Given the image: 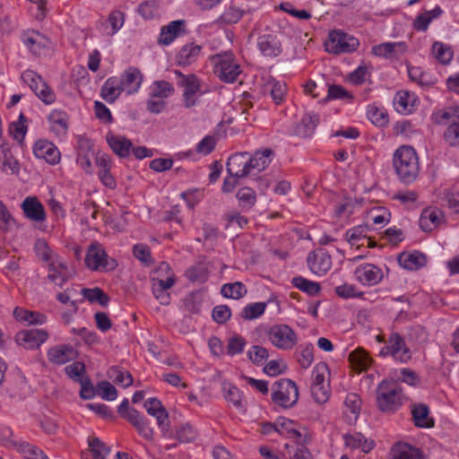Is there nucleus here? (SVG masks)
I'll list each match as a JSON object with an SVG mask.
<instances>
[{
	"mask_svg": "<svg viewBox=\"0 0 459 459\" xmlns=\"http://www.w3.org/2000/svg\"><path fill=\"white\" fill-rule=\"evenodd\" d=\"M393 166L403 183L414 182L420 172V163L416 151L411 146L399 147L394 153Z\"/></svg>",
	"mask_w": 459,
	"mask_h": 459,
	"instance_id": "obj_1",
	"label": "nucleus"
},
{
	"mask_svg": "<svg viewBox=\"0 0 459 459\" xmlns=\"http://www.w3.org/2000/svg\"><path fill=\"white\" fill-rule=\"evenodd\" d=\"M213 74L225 83L238 81L243 69L239 60L232 52H221L209 57Z\"/></svg>",
	"mask_w": 459,
	"mask_h": 459,
	"instance_id": "obj_2",
	"label": "nucleus"
},
{
	"mask_svg": "<svg viewBox=\"0 0 459 459\" xmlns=\"http://www.w3.org/2000/svg\"><path fill=\"white\" fill-rule=\"evenodd\" d=\"M377 408L383 412H394L403 404V394L401 387L394 381L382 380L376 391Z\"/></svg>",
	"mask_w": 459,
	"mask_h": 459,
	"instance_id": "obj_3",
	"label": "nucleus"
},
{
	"mask_svg": "<svg viewBox=\"0 0 459 459\" xmlns=\"http://www.w3.org/2000/svg\"><path fill=\"white\" fill-rule=\"evenodd\" d=\"M432 120L438 125L447 124L444 140L451 147H459V106L448 107L435 111Z\"/></svg>",
	"mask_w": 459,
	"mask_h": 459,
	"instance_id": "obj_4",
	"label": "nucleus"
},
{
	"mask_svg": "<svg viewBox=\"0 0 459 459\" xmlns=\"http://www.w3.org/2000/svg\"><path fill=\"white\" fill-rule=\"evenodd\" d=\"M359 46V41L357 38L341 30H331L325 42V51L334 55L355 52Z\"/></svg>",
	"mask_w": 459,
	"mask_h": 459,
	"instance_id": "obj_5",
	"label": "nucleus"
},
{
	"mask_svg": "<svg viewBox=\"0 0 459 459\" xmlns=\"http://www.w3.org/2000/svg\"><path fill=\"white\" fill-rule=\"evenodd\" d=\"M272 401L282 408H290L299 399V391L295 382L282 378L276 381L272 387Z\"/></svg>",
	"mask_w": 459,
	"mask_h": 459,
	"instance_id": "obj_6",
	"label": "nucleus"
},
{
	"mask_svg": "<svg viewBox=\"0 0 459 459\" xmlns=\"http://www.w3.org/2000/svg\"><path fill=\"white\" fill-rule=\"evenodd\" d=\"M84 262L90 270L98 272L112 271L117 266V261L109 258L98 242H93L89 246Z\"/></svg>",
	"mask_w": 459,
	"mask_h": 459,
	"instance_id": "obj_7",
	"label": "nucleus"
},
{
	"mask_svg": "<svg viewBox=\"0 0 459 459\" xmlns=\"http://www.w3.org/2000/svg\"><path fill=\"white\" fill-rule=\"evenodd\" d=\"M21 78L46 105H51L56 101V97L54 91L35 71L27 69L22 74Z\"/></svg>",
	"mask_w": 459,
	"mask_h": 459,
	"instance_id": "obj_8",
	"label": "nucleus"
},
{
	"mask_svg": "<svg viewBox=\"0 0 459 459\" xmlns=\"http://www.w3.org/2000/svg\"><path fill=\"white\" fill-rule=\"evenodd\" d=\"M270 342L277 349L289 351L298 342L295 331L288 325L278 324L272 325L267 333Z\"/></svg>",
	"mask_w": 459,
	"mask_h": 459,
	"instance_id": "obj_9",
	"label": "nucleus"
},
{
	"mask_svg": "<svg viewBox=\"0 0 459 459\" xmlns=\"http://www.w3.org/2000/svg\"><path fill=\"white\" fill-rule=\"evenodd\" d=\"M354 280L363 287H375L384 279L382 267L372 263H361L352 272Z\"/></svg>",
	"mask_w": 459,
	"mask_h": 459,
	"instance_id": "obj_10",
	"label": "nucleus"
},
{
	"mask_svg": "<svg viewBox=\"0 0 459 459\" xmlns=\"http://www.w3.org/2000/svg\"><path fill=\"white\" fill-rule=\"evenodd\" d=\"M277 433L286 438L294 440L297 445H307L310 441L308 430L285 417L276 420Z\"/></svg>",
	"mask_w": 459,
	"mask_h": 459,
	"instance_id": "obj_11",
	"label": "nucleus"
},
{
	"mask_svg": "<svg viewBox=\"0 0 459 459\" xmlns=\"http://www.w3.org/2000/svg\"><path fill=\"white\" fill-rule=\"evenodd\" d=\"M383 355H390L395 361L407 363L411 358V352L406 346L404 338L397 333L390 334L387 343L382 349Z\"/></svg>",
	"mask_w": 459,
	"mask_h": 459,
	"instance_id": "obj_12",
	"label": "nucleus"
},
{
	"mask_svg": "<svg viewBox=\"0 0 459 459\" xmlns=\"http://www.w3.org/2000/svg\"><path fill=\"white\" fill-rule=\"evenodd\" d=\"M96 156V151L91 140L85 136H79L77 140L76 163L85 173H93L92 161Z\"/></svg>",
	"mask_w": 459,
	"mask_h": 459,
	"instance_id": "obj_13",
	"label": "nucleus"
},
{
	"mask_svg": "<svg viewBox=\"0 0 459 459\" xmlns=\"http://www.w3.org/2000/svg\"><path fill=\"white\" fill-rule=\"evenodd\" d=\"M407 51L408 46L404 41H387L375 45L371 48L373 56L390 61L399 60Z\"/></svg>",
	"mask_w": 459,
	"mask_h": 459,
	"instance_id": "obj_14",
	"label": "nucleus"
},
{
	"mask_svg": "<svg viewBox=\"0 0 459 459\" xmlns=\"http://www.w3.org/2000/svg\"><path fill=\"white\" fill-rule=\"evenodd\" d=\"M48 339V333L44 329H25L15 335L17 344L27 350L38 349Z\"/></svg>",
	"mask_w": 459,
	"mask_h": 459,
	"instance_id": "obj_15",
	"label": "nucleus"
},
{
	"mask_svg": "<svg viewBox=\"0 0 459 459\" xmlns=\"http://www.w3.org/2000/svg\"><path fill=\"white\" fill-rule=\"evenodd\" d=\"M32 152L37 159L44 160L50 165H56L61 160L58 148L50 141L39 139L34 143Z\"/></svg>",
	"mask_w": 459,
	"mask_h": 459,
	"instance_id": "obj_16",
	"label": "nucleus"
},
{
	"mask_svg": "<svg viewBox=\"0 0 459 459\" xmlns=\"http://www.w3.org/2000/svg\"><path fill=\"white\" fill-rule=\"evenodd\" d=\"M21 39L24 46L36 56L42 55L50 48L51 45L49 39L37 30L24 31Z\"/></svg>",
	"mask_w": 459,
	"mask_h": 459,
	"instance_id": "obj_17",
	"label": "nucleus"
},
{
	"mask_svg": "<svg viewBox=\"0 0 459 459\" xmlns=\"http://www.w3.org/2000/svg\"><path fill=\"white\" fill-rule=\"evenodd\" d=\"M160 271L169 272V276L167 279L159 278L158 285H152V290L155 298L161 305H168L170 302V295L167 290L175 284V274L169 264H163Z\"/></svg>",
	"mask_w": 459,
	"mask_h": 459,
	"instance_id": "obj_18",
	"label": "nucleus"
},
{
	"mask_svg": "<svg viewBox=\"0 0 459 459\" xmlns=\"http://www.w3.org/2000/svg\"><path fill=\"white\" fill-rule=\"evenodd\" d=\"M186 21L175 20L160 29L158 42L161 46L171 45L178 38L186 34Z\"/></svg>",
	"mask_w": 459,
	"mask_h": 459,
	"instance_id": "obj_19",
	"label": "nucleus"
},
{
	"mask_svg": "<svg viewBox=\"0 0 459 459\" xmlns=\"http://www.w3.org/2000/svg\"><path fill=\"white\" fill-rule=\"evenodd\" d=\"M47 357L50 363L61 366L74 361L77 358V351L70 344H58L47 351Z\"/></svg>",
	"mask_w": 459,
	"mask_h": 459,
	"instance_id": "obj_20",
	"label": "nucleus"
},
{
	"mask_svg": "<svg viewBox=\"0 0 459 459\" xmlns=\"http://www.w3.org/2000/svg\"><path fill=\"white\" fill-rule=\"evenodd\" d=\"M307 262L310 271L317 276L326 274L332 267L331 255L324 249L310 253L307 258Z\"/></svg>",
	"mask_w": 459,
	"mask_h": 459,
	"instance_id": "obj_21",
	"label": "nucleus"
},
{
	"mask_svg": "<svg viewBox=\"0 0 459 459\" xmlns=\"http://www.w3.org/2000/svg\"><path fill=\"white\" fill-rule=\"evenodd\" d=\"M250 161L249 153H235L228 160L227 171L232 178H244L250 175Z\"/></svg>",
	"mask_w": 459,
	"mask_h": 459,
	"instance_id": "obj_22",
	"label": "nucleus"
},
{
	"mask_svg": "<svg viewBox=\"0 0 459 459\" xmlns=\"http://www.w3.org/2000/svg\"><path fill=\"white\" fill-rule=\"evenodd\" d=\"M126 95H133L139 91L143 83V74L139 69L130 66L118 77Z\"/></svg>",
	"mask_w": 459,
	"mask_h": 459,
	"instance_id": "obj_23",
	"label": "nucleus"
},
{
	"mask_svg": "<svg viewBox=\"0 0 459 459\" xmlns=\"http://www.w3.org/2000/svg\"><path fill=\"white\" fill-rule=\"evenodd\" d=\"M369 231V225L366 223L348 230L345 237L349 244L356 248L360 247H374L376 244L368 236Z\"/></svg>",
	"mask_w": 459,
	"mask_h": 459,
	"instance_id": "obj_24",
	"label": "nucleus"
},
{
	"mask_svg": "<svg viewBox=\"0 0 459 459\" xmlns=\"http://www.w3.org/2000/svg\"><path fill=\"white\" fill-rule=\"evenodd\" d=\"M203 56V46L191 41L184 44L176 55V62L180 66L195 64Z\"/></svg>",
	"mask_w": 459,
	"mask_h": 459,
	"instance_id": "obj_25",
	"label": "nucleus"
},
{
	"mask_svg": "<svg viewBox=\"0 0 459 459\" xmlns=\"http://www.w3.org/2000/svg\"><path fill=\"white\" fill-rule=\"evenodd\" d=\"M319 124V116L316 113H306L300 121L289 131L291 135L302 138L311 137Z\"/></svg>",
	"mask_w": 459,
	"mask_h": 459,
	"instance_id": "obj_26",
	"label": "nucleus"
},
{
	"mask_svg": "<svg viewBox=\"0 0 459 459\" xmlns=\"http://www.w3.org/2000/svg\"><path fill=\"white\" fill-rule=\"evenodd\" d=\"M21 208L24 216L31 221L43 222L47 219L45 208L36 196H27L22 201Z\"/></svg>",
	"mask_w": 459,
	"mask_h": 459,
	"instance_id": "obj_27",
	"label": "nucleus"
},
{
	"mask_svg": "<svg viewBox=\"0 0 459 459\" xmlns=\"http://www.w3.org/2000/svg\"><path fill=\"white\" fill-rule=\"evenodd\" d=\"M47 265L48 279L55 285L62 287L70 277V272L64 258L59 256Z\"/></svg>",
	"mask_w": 459,
	"mask_h": 459,
	"instance_id": "obj_28",
	"label": "nucleus"
},
{
	"mask_svg": "<svg viewBox=\"0 0 459 459\" xmlns=\"http://www.w3.org/2000/svg\"><path fill=\"white\" fill-rule=\"evenodd\" d=\"M221 392L225 401L231 404L239 412L246 411V401L244 393L230 382L221 383Z\"/></svg>",
	"mask_w": 459,
	"mask_h": 459,
	"instance_id": "obj_29",
	"label": "nucleus"
},
{
	"mask_svg": "<svg viewBox=\"0 0 459 459\" xmlns=\"http://www.w3.org/2000/svg\"><path fill=\"white\" fill-rule=\"evenodd\" d=\"M390 459H426L423 451L406 442H395L390 450Z\"/></svg>",
	"mask_w": 459,
	"mask_h": 459,
	"instance_id": "obj_30",
	"label": "nucleus"
},
{
	"mask_svg": "<svg viewBox=\"0 0 459 459\" xmlns=\"http://www.w3.org/2000/svg\"><path fill=\"white\" fill-rule=\"evenodd\" d=\"M143 407L149 415L156 419L157 425L161 431L168 428L166 422L169 419V413L160 400L156 397L148 398L144 401Z\"/></svg>",
	"mask_w": 459,
	"mask_h": 459,
	"instance_id": "obj_31",
	"label": "nucleus"
},
{
	"mask_svg": "<svg viewBox=\"0 0 459 459\" xmlns=\"http://www.w3.org/2000/svg\"><path fill=\"white\" fill-rule=\"evenodd\" d=\"M257 48L264 56L275 57L281 51V43L274 34H263L257 38Z\"/></svg>",
	"mask_w": 459,
	"mask_h": 459,
	"instance_id": "obj_32",
	"label": "nucleus"
},
{
	"mask_svg": "<svg viewBox=\"0 0 459 459\" xmlns=\"http://www.w3.org/2000/svg\"><path fill=\"white\" fill-rule=\"evenodd\" d=\"M393 104L398 113L408 115L415 110L418 98L414 92L399 91L394 98Z\"/></svg>",
	"mask_w": 459,
	"mask_h": 459,
	"instance_id": "obj_33",
	"label": "nucleus"
},
{
	"mask_svg": "<svg viewBox=\"0 0 459 459\" xmlns=\"http://www.w3.org/2000/svg\"><path fill=\"white\" fill-rule=\"evenodd\" d=\"M444 220L442 211L437 208H425L420 217L419 224L425 232H430L437 229Z\"/></svg>",
	"mask_w": 459,
	"mask_h": 459,
	"instance_id": "obj_34",
	"label": "nucleus"
},
{
	"mask_svg": "<svg viewBox=\"0 0 459 459\" xmlns=\"http://www.w3.org/2000/svg\"><path fill=\"white\" fill-rule=\"evenodd\" d=\"M68 115L62 109H53L48 116L49 130L57 137L66 134L68 130Z\"/></svg>",
	"mask_w": 459,
	"mask_h": 459,
	"instance_id": "obj_35",
	"label": "nucleus"
},
{
	"mask_svg": "<svg viewBox=\"0 0 459 459\" xmlns=\"http://www.w3.org/2000/svg\"><path fill=\"white\" fill-rule=\"evenodd\" d=\"M181 85L184 87V103L186 108H191L196 104V95L200 91V81L194 75L183 76Z\"/></svg>",
	"mask_w": 459,
	"mask_h": 459,
	"instance_id": "obj_36",
	"label": "nucleus"
},
{
	"mask_svg": "<svg viewBox=\"0 0 459 459\" xmlns=\"http://www.w3.org/2000/svg\"><path fill=\"white\" fill-rule=\"evenodd\" d=\"M443 13L444 11L439 5H436L431 10H424L415 17L412 27L418 32H425L431 22L439 19Z\"/></svg>",
	"mask_w": 459,
	"mask_h": 459,
	"instance_id": "obj_37",
	"label": "nucleus"
},
{
	"mask_svg": "<svg viewBox=\"0 0 459 459\" xmlns=\"http://www.w3.org/2000/svg\"><path fill=\"white\" fill-rule=\"evenodd\" d=\"M264 93H268L274 104H282L287 97V84L282 81H278L273 77H269L264 85Z\"/></svg>",
	"mask_w": 459,
	"mask_h": 459,
	"instance_id": "obj_38",
	"label": "nucleus"
},
{
	"mask_svg": "<svg viewBox=\"0 0 459 459\" xmlns=\"http://www.w3.org/2000/svg\"><path fill=\"white\" fill-rule=\"evenodd\" d=\"M0 170L6 175H17L20 172V163L13 157L8 144L0 145Z\"/></svg>",
	"mask_w": 459,
	"mask_h": 459,
	"instance_id": "obj_39",
	"label": "nucleus"
},
{
	"mask_svg": "<svg viewBox=\"0 0 459 459\" xmlns=\"http://www.w3.org/2000/svg\"><path fill=\"white\" fill-rule=\"evenodd\" d=\"M348 360L352 370L360 373L367 371L371 366L373 359L362 348H357L349 354Z\"/></svg>",
	"mask_w": 459,
	"mask_h": 459,
	"instance_id": "obj_40",
	"label": "nucleus"
},
{
	"mask_svg": "<svg viewBox=\"0 0 459 459\" xmlns=\"http://www.w3.org/2000/svg\"><path fill=\"white\" fill-rule=\"evenodd\" d=\"M123 92L118 77L112 76L107 79L102 85L100 96L108 103H114Z\"/></svg>",
	"mask_w": 459,
	"mask_h": 459,
	"instance_id": "obj_41",
	"label": "nucleus"
},
{
	"mask_svg": "<svg viewBox=\"0 0 459 459\" xmlns=\"http://www.w3.org/2000/svg\"><path fill=\"white\" fill-rule=\"evenodd\" d=\"M361 408V399L358 394L349 393L344 400V415L347 421L351 424L358 420Z\"/></svg>",
	"mask_w": 459,
	"mask_h": 459,
	"instance_id": "obj_42",
	"label": "nucleus"
},
{
	"mask_svg": "<svg viewBox=\"0 0 459 459\" xmlns=\"http://www.w3.org/2000/svg\"><path fill=\"white\" fill-rule=\"evenodd\" d=\"M273 152L270 149L257 151L253 155H250V174H257L264 170L272 162Z\"/></svg>",
	"mask_w": 459,
	"mask_h": 459,
	"instance_id": "obj_43",
	"label": "nucleus"
},
{
	"mask_svg": "<svg viewBox=\"0 0 459 459\" xmlns=\"http://www.w3.org/2000/svg\"><path fill=\"white\" fill-rule=\"evenodd\" d=\"M106 138L109 147L117 156L122 158L129 156L132 149V143L129 139L111 134H107Z\"/></svg>",
	"mask_w": 459,
	"mask_h": 459,
	"instance_id": "obj_44",
	"label": "nucleus"
},
{
	"mask_svg": "<svg viewBox=\"0 0 459 459\" xmlns=\"http://www.w3.org/2000/svg\"><path fill=\"white\" fill-rule=\"evenodd\" d=\"M414 424L417 427L429 429L434 427L435 421L429 416V409L424 403L414 404L411 408Z\"/></svg>",
	"mask_w": 459,
	"mask_h": 459,
	"instance_id": "obj_45",
	"label": "nucleus"
},
{
	"mask_svg": "<svg viewBox=\"0 0 459 459\" xmlns=\"http://www.w3.org/2000/svg\"><path fill=\"white\" fill-rule=\"evenodd\" d=\"M14 318L22 323L27 325H44L47 322V317L45 315L30 311L19 307H16L13 313Z\"/></svg>",
	"mask_w": 459,
	"mask_h": 459,
	"instance_id": "obj_46",
	"label": "nucleus"
},
{
	"mask_svg": "<svg viewBox=\"0 0 459 459\" xmlns=\"http://www.w3.org/2000/svg\"><path fill=\"white\" fill-rule=\"evenodd\" d=\"M344 440L347 446L352 449H359L364 453L370 452L375 446L373 440L366 438L365 436L358 432L345 435Z\"/></svg>",
	"mask_w": 459,
	"mask_h": 459,
	"instance_id": "obj_47",
	"label": "nucleus"
},
{
	"mask_svg": "<svg viewBox=\"0 0 459 459\" xmlns=\"http://www.w3.org/2000/svg\"><path fill=\"white\" fill-rule=\"evenodd\" d=\"M368 119L377 126H385L388 124L389 117L386 109L376 103L370 104L367 107Z\"/></svg>",
	"mask_w": 459,
	"mask_h": 459,
	"instance_id": "obj_48",
	"label": "nucleus"
},
{
	"mask_svg": "<svg viewBox=\"0 0 459 459\" xmlns=\"http://www.w3.org/2000/svg\"><path fill=\"white\" fill-rule=\"evenodd\" d=\"M427 262L426 256L419 252L411 254H402L398 257L399 264L407 270H417L425 265Z\"/></svg>",
	"mask_w": 459,
	"mask_h": 459,
	"instance_id": "obj_49",
	"label": "nucleus"
},
{
	"mask_svg": "<svg viewBox=\"0 0 459 459\" xmlns=\"http://www.w3.org/2000/svg\"><path fill=\"white\" fill-rule=\"evenodd\" d=\"M125 23V14L119 10L112 11L105 22L104 32L106 35H115Z\"/></svg>",
	"mask_w": 459,
	"mask_h": 459,
	"instance_id": "obj_50",
	"label": "nucleus"
},
{
	"mask_svg": "<svg viewBox=\"0 0 459 459\" xmlns=\"http://www.w3.org/2000/svg\"><path fill=\"white\" fill-rule=\"evenodd\" d=\"M174 92L173 85L167 81H154L148 88V96L165 100Z\"/></svg>",
	"mask_w": 459,
	"mask_h": 459,
	"instance_id": "obj_51",
	"label": "nucleus"
},
{
	"mask_svg": "<svg viewBox=\"0 0 459 459\" xmlns=\"http://www.w3.org/2000/svg\"><path fill=\"white\" fill-rule=\"evenodd\" d=\"M391 219L390 212L383 206L374 207L370 210L367 216V220L368 223L371 221L373 225L382 228L386 225Z\"/></svg>",
	"mask_w": 459,
	"mask_h": 459,
	"instance_id": "obj_52",
	"label": "nucleus"
},
{
	"mask_svg": "<svg viewBox=\"0 0 459 459\" xmlns=\"http://www.w3.org/2000/svg\"><path fill=\"white\" fill-rule=\"evenodd\" d=\"M81 294L83 299H87L90 303H98L101 307H107L108 305V296L99 287L92 289L83 288L81 290Z\"/></svg>",
	"mask_w": 459,
	"mask_h": 459,
	"instance_id": "obj_53",
	"label": "nucleus"
},
{
	"mask_svg": "<svg viewBox=\"0 0 459 459\" xmlns=\"http://www.w3.org/2000/svg\"><path fill=\"white\" fill-rule=\"evenodd\" d=\"M431 52L434 58L442 65L449 64L454 56L452 48L440 41H435L433 43Z\"/></svg>",
	"mask_w": 459,
	"mask_h": 459,
	"instance_id": "obj_54",
	"label": "nucleus"
},
{
	"mask_svg": "<svg viewBox=\"0 0 459 459\" xmlns=\"http://www.w3.org/2000/svg\"><path fill=\"white\" fill-rule=\"evenodd\" d=\"M108 377L124 388H126L133 384L132 375L127 370L120 367H111L108 370Z\"/></svg>",
	"mask_w": 459,
	"mask_h": 459,
	"instance_id": "obj_55",
	"label": "nucleus"
},
{
	"mask_svg": "<svg viewBox=\"0 0 459 459\" xmlns=\"http://www.w3.org/2000/svg\"><path fill=\"white\" fill-rule=\"evenodd\" d=\"M221 293L223 297L232 299H239L247 295V287L240 281L225 283L221 286Z\"/></svg>",
	"mask_w": 459,
	"mask_h": 459,
	"instance_id": "obj_56",
	"label": "nucleus"
},
{
	"mask_svg": "<svg viewBox=\"0 0 459 459\" xmlns=\"http://www.w3.org/2000/svg\"><path fill=\"white\" fill-rule=\"evenodd\" d=\"M292 285L309 296H316L320 290V284L316 281L307 280L302 276H296L291 280Z\"/></svg>",
	"mask_w": 459,
	"mask_h": 459,
	"instance_id": "obj_57",
	"label": "nucleus"
},
{
	"mask_svg": "<svg viewBox=\"0 0 459 459\" xmlns=\"http://www.w3.org/2000/svg\"><path fill=\"white\" fill-rule=\"evenodd\" d=\"M294 355L299 365L302 368L307 369L314 361V346L310 343L301 345Z\"/></svg>",
	"mask_w": 459,
	"mask_h": 459,
	"instance_id": "obj_58",
	"label": "nucleus"
},
{
	"mask_svg": "<svg viewBox=\"0 0 459 459\" xmlns=\"http://www.w3.org/2000/svg\"><path fill=\"white\" fill-rule=\"evenodd\" d=\"M15 446L17 451L23 455L26 459H49L40 448L26 441L18 442Z\"/></svg>",
	"mask_w": 459,
	"mask_h": 459,
	"instance_id": "obj_59",
	"label": "nucleus"
},
{
	"mask_svg": "<svg viewBox=\"0 0 459 459\" xmlns=\"http://www.w3.org/2000/svg\"><path fill=\"white\" fill-rule=\"evenodd\" d=\"M335 294L343 299H362L365 295L357 285L353 283L345 282L334 288Z\"/></svg>",
	"mask_w": 459,
	"mask_h": 459,
	"instance_id": "obj_60",
	"label": "nucleus"
},
{
	"mask_svg": "<svg viewBox=\"0 0 459 459\" xmlns=\"http://www.w3.org/2000/svg\"><path fill=\"white\" fill-rule=\"evenodd\" d=\"M236 197L244 211H250L256 202L255 190L247 186L239 188Z\"/></svg>",
	"mask_w": 459,
	"mask_h": 459,
	"instance_id": "obj_61",
	"label": "nucleus"
},
{
	"mask_svg": "<svg viewBox=\"0 0 459 459\" xmlns=\"http://www.w3.org/2000/svg\"><path fill=\"white\" fill-rule=\"evenodd\" d=\"M34 250H35L37 256L39 259L46 262L47 264L60 256L43 239H38L36 241V243L34 245Z\"/></svg>",
	"mask_w": 459,
	"mask_h": 459,
	"instance_id": "obj_62",
	"label": "nucleus"
},
{
	"mask_svg": "<svg viewBox=\"0 0 459 459\" xmlns=\"http://www.w3.org/2000/svg\"><path fill=\"white\" fill-rule=\"evenodd\" d=\"M186 276L190 281L204 283L209 278V271L204 264H197L186 270Z\"/></svg>",
	"mask_w": 459,
	"mask_h": 459,
	"instance_id": "obj_63",
	"label": "nucleus"
},
{
	"mask_svg": "<svg viewBox=\"0 0 459 459\" xmlns=\"http://www.w3.org/2000/svg\"><path fill=\"white\" fill-rule=\"evenodd\" d=\"M266 307L265 302L249 303L242 308L241 316L247 320L257 319L264 314Z\"/></svg>",
	"mask_w": 459,
	"mask_h": 459,
	"instance_id": "obj_64",
	"label": "nucleus"
}]
</instances>
